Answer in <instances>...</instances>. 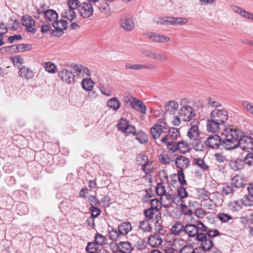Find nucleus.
Returning <instances> with one entry per match:
<instances>
[{
    "label": "nucleus",
    "instance_id": "obj_43",
    "mask_svg": "<svg viewBox=\"0 0 253 253\" xmlns=\"http://www.w3.org/2000/svg\"><path fill=\"white\" fill-rule=\"evenodd\" d=\"M190 149V145L188 143L182 141L178 143L177 151L181 153H185L189 151Z\"/></svg>",
    "mask_w": 253,
    "mask_h": 253
},
{
    "label": "nucleus",
    "instance_id": "obj_13",
    "mask_svg": "<svg viewBox=\"0 0 253 253\" xmlns=\"http://www.w3.org/2000/svg\"><path fill=\"white\" fill-rule=\"evenodd\" d=\"M156 192L157 195L161 197H169V196L172 195L173 190L169 186L166 187L163 184L159 183L157 184Z\"/></svg>",
    "mask_w": 253,
    "mask_h": 253
},
{
    "label": "nucleus",
    "instance_id": "obj_63",
    "mask_svg": "<svg viewBox=\"0 0 253 253\" xmlns=\"http://www.w3.org/2000/svg\"><path fill=\"white\" fill-rule=\"evenodd\" d=\"M172 204H175L177 206H180L184 203L185 202V200L180 197L177 194L173 195H172Z\"/></svg>",
    "mask_w": 253,
    "mask_h": 253
},
{
    "label": "nucleus",
    "instance_id": "obj_41",
    "mask_svg": "<svg viewBox=\"0 0 253 253\" xmlns=\"http://www.w3.org/2000/svg\"><path fill=\"white\" fill-rule=\"evenodd\" d=\"M172 195L169 196V197H161V205L165 208H170L172 204Z\"/></svg>",
    "mask_w": 253,
    "mask_h": 253
},
{
    "label": "nucleus",
    "instance_id": "obj_50",
    "mask_svg": "<svg viewBox=\"0 0 253 253\" xmlns=\"http://www.w3.org/2000/svg\"><path fill=\"white\" fill-rule=\"evenodd\" d=\"M172 20V25H182L186 24L188 20L186 18L172 17L171 19Z\"/></svg>",
    "mask_w": 253,
    "mask_h": 253
},
{
    "label": "nucleus",
    "instance_id": "obj_55",
    "mask_svg": "<svg viewBox=\"0 0 253 253\" xmlns=\"http://www.w3.org/2000/svg\"><path fill=\"white\" fill-rule=\"evenodd\" d=\"M96 244L94 242H89L85 248L87 253H95L97 251Z\"/></svg>",
    "mask_w": 253,
    "mask_h": 253
},
{
    "label": "nucleus",
    "instance_id": "obj_52",
    "mask_svg": "<svg viewBox=\"0 0 253 253\" xmlns=\"http://www.w3.org/2000/svg\"><path fill=\"white\" fill-rule=\"evenodd\" d=\"M159 160L160 163L165 165L169 164L172 161L169 157L165 153L161 154L159 157Z\"/></svg>",
    "mask_w": 253,
    "mask_h": 253
},
{
    "label": "nucleus",
    "instance_id": "obj_62",
    "mask_svg": "<svg viewBox=\"0 0 253 253\" xmlns=\"http://www.w3.org/2000/svg\"><path fill=\"white\" fill-rule=\"evenodd\" d=\"M80 1L79 0H68V8L76 10L79 7Z\"/></svg>",
    "mask_w": 253,
    "mask_h": 253
},
{
    "label": "nucleus",
    "instance_id": "obj_53",
    "mask_svg": "<svg viewBox=\"0 0 253 253\" xmlns=\"http://www.w3.org/2000/svg\"><path fill=\"white\" fill-rule=\"evenodd\" d=\"M209 196L210 193L204 189H201L198 192L199 198L203 199L204 201H207L208 200H210V201H211Z\"/></svg>",
    "mask_w": 253,
    "mask_h": 253
},
{
    "label": "nucleus",
    "instance_id": "obj_17",
    "mask_svg": "<svg viewBox=\"0 0 253 253\" xmlns=\"http://www.w3.org/2000/svg\"><path fill=\"white\" fill-rule=\"evenodd\" d=\"M120 22L121 27L125 31H131L134 28V23L131 18L122 17Z\"/></svg>",
    "mask_w": 253,
    "mask_h": 253
},
{
    "label": "nucleus",
    "instance_id": "obj_39",
    "mask_svg": "<svg viewBox=\"0 0 253 253\" xmlns=\"http://www.w3.org/2000/svg\"><path fill=\"white\" fill-rule=\"evenodd\" d=\"M139 229L145 232H150L152 228L149 223L148 219H144L139 222Z\"/></svg>",
    "mask_w": 253,
    "mask_h": 253
},
{
    "label": "nucleus",
    "instance_id": "obj_60",
    "mask_svg": "<svg viewBox=\"0 0 253 253\" xmlns=\"http://www.w3.org/2000/svg\"><path fill=\"white\" fill-rule=\"evenodd\" d=\"M151 207L150 208H153L154 209H155L156 210H159L161 208V207L162 206L161 205V202L160 201L157 199H152L151 202Z\"/></svg>",
    "mask_w": 253,
    "mask_h": 253
},
{
    "label": "nucleus",
    "instance_id": "obj_46",
    "mask_svg": "<svg viewBox=\"0 0 253 253\" xmlns=\"http://www.w3.org/2000/svg\"><path fill=\"white\" fill-rule=\"evenodd\" d=\"M95 243L98 245H104L106 244V238L100 233H96L95 236Z\"/></svg>",
    "mask_w": 253,
    "mask_h": 253
},
{
    "label": "nucleus",
    "instance_id": "obj_3",
    "mask_svg": "<svg viewBox=\"0 0 253 253\" xmlns=\"http://www.w3.org/2000/svg\"><path fill=\"white\" fill-rule=\"evenodd\" d=\"M238 143V147H240L243 150L246 151L253 150V138L251 136L245 135L242 133V136L240 137Z\"/></svg>",
    "mask_w": 253,
    "mask_h": 253
},
{
    "label": "nucleus",
    "instance_id": "obj_19",
    "mask_svg": "<svg viewBox=\"0 0 253 253\" xmlns=\"http://www.w3.org/2000/svg\"><path fill=\"white\" fill-rule=\"evenodd\" d=\"M126 69H131L135 70H141L143 69H154L155 67L153 65L140 64L133 63H127L126 64Z\"/></svg>",
    "mask_w": 253,
    "mask_h": 253
},
{
    "label": "nucleus",
    "instance_id": "obj_10",
    "mask_svg": "<svg viewBox=\"0 0 253 253\" xmlns=\"http://www.w3.org/2000/svg\"><path fill=\"white\" fill-rule=\"evenodd\" d=\"M128 100L133 108H134L138 112L142 114L146 113V107L144 103L140 100H138L134 97L130 96Z\"/></svg>",
    "mask_w": 253,
    "mask_h": 253
},
{
    "label": "nucleus",
    "instance_id": "obj_37",
    "mask_svg": "<svg viewBox=\"0 0 253 253\" xmlns=\"http://www.w3.org/2000/svg\"><path fill=\"white\" fill-rule=\"evenodd\" d=\"M44 17L46 20L53 23L57 20L58 14L53 10H48L44 12Z\"/></svg>",
    "mask_w": 253,
    "mask_h": 253
},
{
    "label": "nucleus",
    "instance_id": "obj_8",
    "mask_svg": "<svg viewBox=\"0 0 253 253\" xmlns=\"http://www.w3.org/2000/svg\"><path fill=\"white\" fill-rule=\"evenodd\" d=\"M79 12L80 15L84 18L90 17L93 12L92 4L88 3H83L79 7Z\"/></svg>",
    "mask_w": 253,
    "mask_h": 253
},
{
    "label": "nucleus",
    "instance_id": "obj_2",
    "mask_svg": "<svg viewBox=\"0 0 253 253\" xmlns=\"http://www.w3.org/2000/svg\"><path fill=\"white\" fill-rule=\"evenodd\" d=\"M131 223L128 221L123 222L118 226V229H112L109 232V239L116 242L120 240L123 236L127 235L132 230Z\"/></svg>",
    "mask_w": 253,
    "mask_h": 253
},
{
    "label": "nucleus",
    "instance_id": "obj_45",
    "mask_svg": "<svg viewBox=\"0 0 253 253\" xmlns=\"http://www.w3.org/2000/svg\"><path fill=\"white\" fill-rule=\"evenodd\" d=\"M167 148L169 152L174 153L177 151L178 143L175 141L169 140L166 142Z\"/></svg>",
    "mask_w": 253,
    "mask_h": 253
},
{
    "label": "nucleus",
    "instance_id": "obj_14",
    "mask_svg": "<svg viewBox=\"0 0 253 253\" xmlns=\"http://www.w3.org/2000/svg\"><path fill=\"white\" fill-rule=\"evenodd\" d=\"M32 45L30 44H18L17 45H13L3 47L0 49L1 50H4L7 51L9 49H12L14 52H23L30 50L32 49Z\"/></svg>",
    "mask_w": 253,
    "mask_h": 253
},
{
    "label": "nucleus",
    "instance_id": "obj_28",
    "mask_svg": "<svg viewBox=\"0 0 253 253\" xmlns=\"http://www.w3.org/2000/svg\"><path fill=\"white\" fill-rule=\"evenodd\" d=\"M67 21L63 19L61 20L57 21L56 20L55 21H54L52 23V26L56 31H59L60 33L67 28Z\"/></svg>",
    "mask_w": 253,
    "mask_h": 253
},
{
    "label": "nucleus",
    "instance_id": "obj_25",
    "mask_svg": "<svg viewBox=\"0 0 253 253\" xmlns=\"http://www.w3.org/2000/svg\"><path fill=\"white\" fill-rule=\"evenodd\" d=\"M119 250L123 253H130L133 250L132 244L129 242H120L117 245Z\"/></svg>",
    "mask_w": 253,
    "mask_h": 253
},
{
    "label": "nucleus",
    "instance_id": "obj_5",
    "mask_svg": "<svg viewBox=\"0 0 253 253\" xmlns=\"http://www.w3.org/2000/svg\"><path fill=\"white\" fill-rule=\"evenodd\" d=\"M167 130L168 127L166 123H165L163 125L157 123L152 126L150 129V132L153 138L156 140L159 138L161 134L162 133L166 132Z\"/></svg>",
    "mask_w": 253,
    "mask_h": 253
},
{
    "label": "nucleus",
    "instance_id": "obj_18",
    "mask_svg": "<svg viewBox=\"0 0 253 253\" xmlns=\"http://www.w3.org/2000/svg\"><path fill=\"white\" fill-rule=\"evenodd\" d=\"M206 144L210 148L216 149L221 144L220 137L216 134L211 135L207 139Z\"/></svg>",
    "mask_w": 253,
    "mask_h": 253
},
{
    "label": "nucleus",
    "instance_id": "obj_20",
    "mask_svg": "<svg viewBox=\"0 0 253 253\" xmlns=\"http://www.w3.org/2000/svg\"><path fill=\"white\" fill-rule=\"evenodd\" d=\"M222 124L212 118H211L207 121V127L209 132L216 133L219 131L220 126Z\"/></svg>",
    "mask_w": 253,
    "mask_h": 253
},
{
    "label": "nucleus",
    "instance_id": "obj_27",
    "mask_svg": "<svg viewBox=\"0 0 253 253\" xmlns=\"http://www.w3.org/2000/svg\"><path fill=\"white\" fill-rule=\"evenodd\" d=\"M62 19H64L69 22L72 21L76 17V14L75 10L70 8L65 9L61 13Z\"/></svg>",
    "mask_w": 253,
    "mask_h": 253
},
{
    "label": "nucleus",
    "instance_id": "obj_1",
    "mask_svg": "<svg viewBox=\"0 0 253 253\" xmlns=\"http://www.w3.org/2000/svg\"><path fill=\"white\" fill-rule=\"evenodd\" d=\"M243 132L231 126L225 127L221 133L223 139V145L225 149L231 150L238 147V141Z\"/></svg>",
    "mask_w": 253,
    "mask_h": 253
},
{
    "label": "nucleus",
    "instance_id": "obj_54",
    "mask_svg": "<svg viewBox=\"0 0 253 253\" xmlns=\"http://www.w3.org/2000/svg\"><path fill=\"white\" fill-rule=\"evenodd\" d=\"M229 209L233 211H239L242 208L240 203L237 201H234L230 202L229 204Z\"/></svg>",
    "mask_w": 253,
    "mask_h": 253
},
{
    "label": "nucleus",
    "instance_id": "obj_11",
    "mask_svg": "<svg viewBox=\"0 0 253 253\" xmlns=\"http://www.w3.org/2000/svg\"><path fill=\"white\" fill-rule=\"evenodd\" d=\"M175 164L178 170H183L190 166V160L185 156L180 155L175 159Z\"/></svg>",
    "mask_w": 253,
    "mask_h": 253
},
{
    "label": "nucleus",
    "instance_id": "obj_31",
    "mask_svg": "<svg viewBox=\"0 0 253 253\" xmlns=\"http://www.w3.org/2000/svg\"><path fill=\"white\" fill-rule=\"evenodd\" d=\"M193 164L194 165L198 167L203 170H207L209 168V167L205 162L204 160L201 158H194L193 160Z\"/></svg>",
    "mask_w": 253,
    "mask_h": 253
},
{
    "label": "nucleus",
    "instance_id": "obj_56",
    "mask_svg": "<svg viewBox=\"0 0 253 253\" xmlns=\"http://www.w3.org/2000/svg\"><path fill=\"white\" fill-rule=\"evenodd\" d=\"M136 161L138 164L141 167L143 166V164H145L148 161H149L148 158L147 156L144 154H140L136 157Z\"/></svg>",
    "mask_w": 253,
    "mask_h": 253
},
{
    "label": "nucleus",
    "instance_id": "obj_6",
    "mask_svg": "<svg viewBox=\"0 0 253 253\" xmlns=\"http://www.w3.org/2000/svg\"><path fill=\"white\" fill-rule=\"evenodd\" d=\"M58 76L62 82L66 84H70L74 81L75 76L72 72L65 68L59 71Z\"/></svg>",
    "mask_w": 253,
    "mask_h": 253
},
{
    "label": "nucleus",
    "instance_id": "obj_58",
    "mask_svg": "<svg viewBox=\"0 0 253 253\" xmlns=\"http://www.w3.org/2000/svg\"><path fill=\"white\" fill-rule=\"evenodd\" d=\"M242 105L249 114L253 116V103L245 101L242 102Z\"/></svg>",
    "mask_w": 253,
    "mask_h": 253
},
{
    "label": "nucleus",
    "instance_id": "obj_12",
    "mask_svg": "<svg viewBox=\"0 0 253 253\" xmlns=\"http://www.w3.org/2000/svg\"><path fill=\"white\" fill-rule=\"evenodd\" d=\"M179 135L180 132L178 128L171 127L169 128L168 134L161 139V142L166 143L169 140L175 141Z\"/></svg>",
    "mask_w": 253,
    "mask_h": 253
},
{
    "label": "nucleus",
    "instance_id": "obj_51",
    "mask_svg": "<svg viewBox=\"0 0 253 253\" xmlns=\"http://www.w3.org/2000/svg\"><path fill=\"white\" fill-rule=\"evenodd\" d=\"M10 59L13 63L14 65L18 67L21 66L24 63L23 58L19 55H16L14 57H11Z\"/></svg>",
    "mask_w": 253,
    "mask_h": 253
},
{
    "label": "nucleus",
    "instance_id": "obj_61",
    "mask_svg": "<svg viewBox=\"0 0 253 253\" xmlns=\"http://www.w3.org/2000/svg\"><path fill=\"white\" fill-rule=\"evenodd\" d=\"M129 122L128 121L124 119V118H121L118 124V128L119 130L123 131V130L127 127V126L128 125Z\"/></svg>",
    "mask_w": 253,
    "mask_h": 253
},
{
    "label": "nucleus",
    "instance_id": "obj_34",
    "mask_svg": "<svg viewBox=\"0 0 253 253\" xmlns=\"http://www.w3.org/2000/svg\"><path fill=\"white\" fill-rule=\"evenodd\" d=\"M81 84L83 89L87 91L92 90L94 86V82L91 79L88 78V77L84 78Z\"/></svg>",
    "mask_w": 253,
    "mask_h": 253
},
{
    "label": "nucleus",
    "instance_id": "obj_30",
    "mask_svg": "<svg viewBox=\"0 0 253 253\" xmlns=\"http://www.w3.org/2000/svg\"><path fill=\"white\" fill-rule=\"evenodd\" d=\"M107 106L114 111L118 110L121 106V103L117 97H113L109 99L107 103Z\"/></svg>",
    "mask_w": 253,
    "mask_h": 253
},
{
    "label": "nucleus",
    "instance_id": "obj_21",
    "mask_svg": "<svg viewBox=\"0 0 253 253\" xmlns=\"http://www.w3.org/2000/svg\"><path fill=\"white\" fill-rule=\"evenodd\" d=\"M200 133L198 126L196 125L191 126L189 128L187 132V136L190 140L196 141L199 139Z\"/></svg>",
    "mask_w": 253,
    "mask_h": 253
},
{
    "label": "nucleus",
    "instance_id": "obj_23",
    "mask_svg": "<svg viewBox=\"0 0 253 253\" xmlns=\"http://www.w3.org/2000/svg\"><path fill=\"white\" fill-rule=\"evenodd\" d=\"M149 39L154 42L165 43L170 41V38L164 35L156 33H151L149 35Z\"/></svg>",
    "mask_w": 253,
    "mask_h": 253
},
{
    "label": "nucleus",
    "instance_id": "obj_47",
    "mask_svg": "<svg viewBox=\"0 0 253 253\" xmlns=\"http://www.w3.org/2000/svg\"><path fill=\"white\" fill-rule=\"evenodd\" d=\"M141 169L146 174H149L151 173L154 169L153 162L149 161L147 163H146L145 164H143V166L141 167Z\"/></svg>",
    "mask_w": 253,
    "mask_h": 253
},
{
    "label": "nucleus",
    "instance_id": "obj_59",
    "mask_svg": "<svg viewBox=\"0 0 253 253\" xmlns=\"http://www.w3.org/2000/svg\"><path fill=\"white\" fill-rule=\"evenodd\" d=\"M122 132L126 133V135L132 134L133 135H134L136 132L135 127L130 124H128L127 127H126Z\"/></svg>",
    "mask_w": 253,
    "mask_h": 253
},
{
    "label": "nucleus",
    "instance_id": "obj_48",
    "mask_svg": "<svg viewBox=\"0 0 253 253\" xmlns=\"http://www.w3.org/2000/svg\"><path fill=\"white\" fill-rule=\"evenodd\" d=\"M243 205L246 207H251L253 206V196L250 194L245 195L242 199Z\"/></svg>",
    "mask_w": 253,
    "mask_h": 253
},
{
    "label": "nucleus",
    "instance_id": "obj_32",
    "mask_svg": "<svg viewBox=\"0 0 253 253\" xmlns=\"http://www.w3.org/2000/svg\"><path fill=\"white\" fill-rule=\"evenodd\" d=\"M184 232L190 237L197 236L199 233L197 226L193 224H187L184 227Z\"/></svg>",
    "mask_w": 253,
    "mask_h": 253
},
{
    "label": "nucleus",
    "instance_id": "obj_40",
    "mask_svg": "<svg viewBox=\"0 0 253 253\" xmlns=\"http://www.w3.org/2000/svg\"><path fill=\"white\" fill-rule=\"evenodd\" d=\"M134 135L135 136L136 139L141 144H146L148 141L147 134L143 131H140L136 132Z\"/></svg>",
    "mask_w": 253,
    "mask_h": 253
},
{
    "label": "nucleus",
    "instance_id": "obj_44",
    "mask_svg": "<svg viewBox=\"0 0 253 253\" xmlns=\"http://www.w3.org/2000/svg\"><path fill=\"white\" fill-rule=\"evenodd\" d=\"M234 192V188L231 184H225L221 187V193L223 195L232 194Z\"/></svg>",
    "mask_w": 253,
    "mask_h": 253
},
{
    "label": "nucleus",
    "instance_id": "obj_4",
    "mask_svg": "<svg viewBox=\"0 0 253 253\" xmlns=\"http://www.w3.org/2000/svg\"><path fill=\"white\" fill-rule=\"evenodd\" d=\"M210 118L222 125L228 120V114L224 109H215L211 113Z\"/></svg>",
    "mask_w": 253,
    "mask_h": 253
},
{
    "label": "nucleus",
    "instance_id": "obj_38",
    "mask_svg": "<svg viewBox=\"0 0 253 253\" xmlns=\"http://www.w3.org/2000/svg\"><path fill=\"white\" fill-rule=\"evenodd\" d=\"M45 70L51 74H55L57 72V67L53 63L51 62H46L43 65Z\"/></svg>",
    "mask_w": 253,
    "mask_h": 253
},
{
    "label": "nucleus",
    "instance_id": "obj_35",
    "mask_svg": "<svg viewBox=\"0 0 253 253\" xmlns=\"http://www.w3.org/2000/svg\"><path fill=\"white\" fill-rule=\"evenodd\" d=\"M230 167L234 171L241 169L243 167V162L240 159H233L229 163Z\"/></svg>",
    "mask_w": 253,
    "mask_h": 253
},
{
    "label": "nucleus",
    "instance_id": "obj_29",
    "mask_svg": "<svg viewBox=\"0 0 253 253\" xmlns=\"http://www.w3.org/2000/svg\"><path fill=\"white\" fill-rule=\"evenodd\" d=\"M177 102L174 100L168 101L165 105V109L167 112L174 113L178 108Z\"/></svg>",
    "mask_w": 253,
    "mask_h": 253
},
{
    "label": "nucleus",
    "instance_id": "obj_64",
    "mask_svg": "<svg viewBox=\"0 0 253 253\" xmlns=\"http://www.w3.org/2000/svg\"><path fill=\"white\" fill-rule=\"evenodd\" d=\"M245 163L249 166H253V153H249L244 159Z\"/></svg>",
    "mask_w": 253,
    "mask_h": 253
},
{
    "label": "nucleus",
    "instance_id": "obj_9",
    "mask_svg": "<svg viewBox=\"0 0 253 253\" xmlns=\"http://www.w3.org/2000/svg\"><path fill=\"white\" fill-rule=\"evenodd\" d=\"M21 22L23 26L26 28L28 32L32 33H35L36 32L35 21L31 16L28 15L23 16L22 18Z\"/></svg>",
    "mask_w": 253,
    "mask_h": 253
},
{
    "label": "nucleus",
    "instance_id": "obj_16",
    "mask_svg": "<svg viewBox=\"0 0 253 253\" xmlns=\"http://www.w3.org/2000/svg\"><path fill=\"white\" fill-rule=\"evenodd\" d=\"M74 73L81 78L88 77L90 76L89 70L85 67L79 64L72 66Z\"/></svg>",
    "mask_w": 253,
    "mask_h": 253
},
{
    "label": "nucleus",
    "instance_id": "obj_49",
    "mask_svg": "<svg viewBox=\"0 0 253 253\" xmlns=\"http://www.w3.org/2000/svg\"><path fill=\"white\" fill-rule=\"evenodd\" d=\"M201 246L202 248V249L204 251H209L211 249L213 246V242L211 238H208L204 242L202 243Z\"/></svg>",
    "mask_w": 253,
    "mask_h": 253
},
{
    "label": "nucleus",
    "instance_id": "obj_7",
    "mask_svg": "<svg viewBox=\"0 0 253 253\" xmlns=\"http://www.w3.org/2000/svg\"><path fill=\"white\" fill-rule=\"evenodd\" d=\"M143 213L146 218L153 219L155 223H158L162 218L161 213L160 211L156 210L153 208H149L144 210Z\"/></svg>",
    "mask_w": 253,
    "mask_h": 253
},
{
    "label": "nucleus",
    "instance_id": "obj_57",
    "mask_svg": "<svg viewBox=\"0 0 253 253\" xmlns=\"http://www.w3.org/2000/svg\"><path fill=\"white\" fill-rule=\"evenodd\" d=\"M191 112L186 108L181 110L180 116L183 117V120L185 121H189L191 118Z\"/></svg>",
    "mask_w": 253,
    "mask_h": 253
},
{
    "label": "nucleus",
    "instance_id": "obj_33",
    "mask_svg": "<svg viewBox=\"0 0 253 253\" xmlns=\"http://www.w3.org/2000/svg\"><path fill=\"white\" fill-rule=\"evenodd\" d=\"M19 74L20 77L27 79H32L34 77L33 72L25 66L20 69Z\"/></svg>",
    "mask_w": 253,
    "mask_h": 253
},
{
    "label": "nucleus",
    "instance_id": "obj_36",
    "mask_svg": "<svg viewBox=\"0 0 253 253\" xmlns=\"http://www.w3.org/2000/svg\"><path fill=\"white\" fill-rule=\"evenodd\" d=\"M184 227L183 224L180 222H175L171 227L170 231L171 233L175 235H178L184 231Z\"/></svg>",
    "mask_w": 253,
    "mask_h": 253
},
{
    "label": "nucleus",
    "instance_id": "obj_24",
    "mask_svg": "<svg viewBox=\"0 0 253 253\" xmlns=\"http://www.w3.org/2000/svg\"><path fill=\"white\" fill-rule=\"evenodd\" d=\"M162 243V239L161 236L157 234L151 235L148 240V244L153 248L159 247Z\"/></svg>",
    "mask_w": 253,
    "mask_h": 253
},
{
    "label": "nucleus",
    "instance_id": "obj_22",
    "mask_svg": "<svg viewBox=\"0 0 253 253\" xmlns=\"http://www.w3.org/2000/svg\"><path fill=\"white\" fill-rule=\"evenodd\" d=\"M185 245L186 242L184 239L177 238L173 241L171 247L168 249H172V251L180 252Z\"/></svg>",
    "mask_w": 253,
    "mask_h": 253
},
{
    "label": "nucleus",
    "instance_id": "obj_42",
    "mask_svg": "<svg viewBox=\"0 0 253 253\" xmlns=\"http://www.w3.org/2000/svg\"><path fill=\"white\" fill-rule=\"evenodd\" d=\"M231 184L234 188H240L243 185V181L242 177L239 175H235L231 180Z\"/></svg>",
    "mask_w": 253,
    "mask_h": 253
},
{
    "label": "nucleus",
    "instance_id": "obj_26",
    "mask_svg": "<svg viewBox=\"0 0 253 253\" xmlns=\"http://www.w3.org/2000/svg\"><path fill=\"white\" fill-rule=\"evenodd\" d=\"M231 8L234 12L239 14L242 17L253 20V13L247 11L242 8L236 5H232Z\"/></svg>",
    "mask_w": 253,
    "mask_h": 253
},
{
    "label": "nucleus",
    "instance_id": "obj_15",
    "mask_svg": "<svg viewBox=\"0 0 253 253\" xmlns=\"http://www.w3.org/2000/svg\"><path fill=\"white\" fill-rule=\"evenodd\" d=\"M146 56L153 60L160 62H166L168 60V57L165 54L156 51H147L145 53Z\"/></svg>",
    "mask_w": 253,
    "mask_h": 253
}]
</instances>
